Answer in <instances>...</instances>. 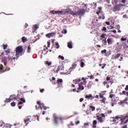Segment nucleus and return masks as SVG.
I'll list each match as a JSON object with an SVG mask.
<instances>
[{
  "mask_svg": "<svg viewBox=\"0 0 128 128\" xmlns=\"http://www.w3.org/2000/svg\"><path fill=\"white\" fill-rule=\"evenodd\" d=\"M27 40V38L23 36L22 38V40L24 42Z\"/></svg>",
  "mask_w": 128,
  "mask_h": 128,
  "instance_id": "27",
  "label": "nucleus"
},
{
  "mask_svg": "<svg viewBox=\"0 0 128 128\" xmlns=\"http://www.w3.org/2000/svg\"><path fill=\"white\" fill-rule=\"evenodd\" d=\"M2 62L4 63V64L6 66V64L7 60L6 58L5 57L3 58L2 59Z\"/></svg>",
  "mask_w": 128,
  "mask_h": 128,
  "instance_id": "16",
  "label": "nucleus"
},
{
  "mask_svg": "<svg viewBox=\"0 0 128 128\" xmlns=\"http://www.w3.org/2000/svg\"><path fill=\"white\" fill-rule=\"evenodd\" d=\"M92 84V82H90L88 84L87 86L88 89L90 88H91Z\"/></svg>",
  "mask_w": 128,
  "mask_h": 128,
  "instance_id": "22",
  "label": "nucleus"
},
{
  "mask_svg": "<svg viewBox=\"0 0 128 128\" xmlns=\"http://www.w3.org/2000/svg\"><path fill=\"white\" fill-rule=\"evenodd\" d=\"M106 35V34H102L100 36V38H105V36Z\"/></svg>",
  "mask_w": 128,
  "mask_h": 128,
  "instance_id": "34",
  "label": "nucleus"
},
{
  "mask_svg": "<svg viewBox=\"0 0 128 128\" xmlns=\"http://www.w3.org/2000/svg\"><path fill=\"white\" fill-rule=\"evenodd\" d=\"M43 108L44 110H46L47 108H49L48 107H46V106H44L43 107Z\"/></svg>",
  "mask_w": 128,
  "mask_h": 128,
  "instance_id": "58",
  "label": "nucleus"
},
{
  "mask_svg": "<svg viewBox=\"0 0 128 128\" xmlns=\"http://www.w3.org/2000/svg\"><path fill=\"white\" fill-rule=\"evenodd\" d=\"M126 40V38H122L121 39V40L122 41H124Z\"/></svg>",
  "mask_w": 128,
  "mask_h": 128,
  "instance_id": "56",
  "label": "nucleus"
},
{
  "mask_svg": "<svg viewBox=\"0 0 128 128\" xmlns=\"http://www.w3.org/2000/svg\"><path fill=\"white\" fill-rule=\"evenodd\" d=\"M54 118L53 121L54 122L55 124H58V121L59 120H62V118L61 117H59L57 116L55 114H54L53 115Z\"/></svg>",
  "mask_w": 128,
  "mask_h": 128,
  "instance_id": "4",
  "label": "nucleus"
},
{
  "mask_svg": "<svg viewBox=\"0 0 128 128\" xmlns=\"http://www.w3.org/2000/svg\"><path fill=\"white\" fill-rule=\"evenodd\" d=\"M72 42H70L68 43V47L70 48H72Z\"/></svg>",
  "mask_w": 128,
  "mask_h": 128,
  "instance_id": "19",
  "label": "nucleus"
},
{
  "mask_svg": "<svg viewBox=\"0 0 128 128\" xmlns=\"http://www.w3.org/2000/svg\"><path fill=\"white\" fill-rule=\"evenodd\" d=\"M56 48H60V46L59 45L58 43L56 42Z\"/></svg>",
  "mask_w": 128,
  "mask_h": 128,
  "instance_id": "46",
  "label": "nucleus"
},
{
  "mask_svg": "<svg viewBox=\"0 0 128 128\" xmlns=\"http://www.w3.org/2000/svg\"><path fill=\"white\" fill-rule=\"evenodd\" d=\"M115 94H110L109 95V97L112 98L113 97L114 98L115 97Z\"/></svg>",
  "mask_w": 128,
  "mask_h": 128,
  "instance_id": "37",
  "label": "nucleus"
},
{
  "mask_svg": "<svg viewBox=\"0 0 128 128\" xmlns=\"http://www.w3.org/2000/svg\"><path fill=\"white\" fill-rule=\"evenodd\" d=\"M108 83V82L107 81H104V82L103 84L104 85H105V84H107Z\"/></svg>",
  "mask_w": 128,
  "mask_h": 128,
  "instance_id": "63",
  "label": "nucleus"
},
{
  "mask_svg": "<svg viewBox=\"0 0 128 128\" xmlns=\"http://www.w3.org/2000/svg\"><path fill=\"white\" fill-rule=\"evenodd\" d=\"M122 128H127V126L126 125H125L124 126H122Z\"/></svg>",
  "mask_w": 128,
  "mask_h": 128,
  "instance_id": "64",
  "label": "nucleus"
},
{
  "mask_svg": "<svg viewBox=\"0 0 128 128\" xmlns=\"http://www.w3.org/2000/svg\"><path fill=\"white\" fill-rule=\"evenodd\" d=\"M45 63V64H47L48 66L51 65L52 64V62H49L48 60L46 61Z\"/></svg>",
  "mask_w": 128,
  "mask_h": 128,
  "instance_id": "23",
  "label": "nucleus"
},
{
  "mask_svg": "<svg viewBox=\"0 0 128 128\" xmlns=\"http://www.w3.org/2000/svg\"><path fill=\"white\" fill-rule=\"evenodd\" d=\"M57 82L58 84H60V85H62V79H58L57 81Z\"/></svg>",
  "mask_w": 128,
  "mask_h": 128,
  "instance_id": "17",
  "label": "nucleus"
},
{
  "mask_svg": "<svg viewBox=\"0 0 128 128\" xmlns=\"http://www.w3.org/2000/svg\"><path fill=\"white\" fill-rule=\"evenodd\" d=\"M106 100V98L104 97L102 98V99L101 100H100V101L102 102L104 104H106V102L105 101Z\"/></svg>",
  "mask_w": 128,
  "mask_h": 128,
  "instance_id": "28",
  "label": "nucleus"
},
{
  "mask_svg": "<svg viewBox=\"0 0 128 128\" xmlns=\"http://www.w3.org/2000/svg\"><path fill=\"white\" fill-rule=\"evenodd\" d=\"M50 33H49L46 34V36L48 38H50L51 37V35Z\"/></svg>",
  "mask_w": 128,
  "mask_h": 128,
  "instance_id": "47",
  "label": "nucleus"
},
{
  "mask_svg": "<svg viewBox=\"0 0 128 128\" xmlns=\"http://www.w3.org/2000/svg\"><path fill=\"white\" fill-rule=\"evenodd\" d=\"M76 65H77L76 64H74L72 65V66L71 67V68H72V69H74L76 67Z\"/></svg>",
  "mask_w": 128,
  "mask_h": 128,
  "instance_id": "39",
  "label": "nucleus"
},
{
  "mask_svg": "<svg viewBox=\"0 0 128 128\" xmlns=\"http://www.w3.org/2000/svg\"><path fill=\"white\" fill-rule=\"evenodd\" d=\"M62 70V66L61 65L59 66H58L57 69L55 68L53 70L55 73H57L60 70Z\"/></svg>",
  "mask_w": 128,
  "mask_h": 128,
  "instance_id": "9",
  "label": "nucleus"
},
{
  "mask_svg": "<svg viewBox=\"0 0 128 128\" xmlns=\"http://www.w3.org/2000/svg\"><path fill=\"white\" fill-rule=\"evenodd\" d=\"M96 117L98 118V120L100 123H102L104 122V120H103L102 117L99 116L98 115H97Z\"/></svg>",
  "mask_w": 128,
  "mask_h": 128,
  "instance_id": "15",
  "label": "nucleus"
},
{
  "mask_svg": "<svg viewBox=\"0 0 128 128\" xmlns=\"http://www.w3.org/2000/svg\"><path fill=\"white\" fill-rule=\"evenodd\" d=\"M90 110H91L92 111H94L95 110V108L94 106H90Z\"/></svg>",
  "mask_w": 128,
  "mask_h": 128,
  "instance_id": "30",
  "label": "nucleus"
},
{
  "mask_svg": "<svg viewBox=\"0 0 128 128\" xmlns=\"http://www.w3.org/2000/svg\"><path fill=\"white\" fill-rule=\"evenodd\" d=\"M23 50L22 46H19L17 47L16 48L15 51L16 54L15 56H16L13 57L14 61L16 59L17 60L20 56V54L23 52Z\"/></svg>",
  "mask_w": 128,
  "mask_h": 128,
  "instance_id": "1",
  "label": "nucleus"
},
{
  "mask_svg": "<svg viewBox=\"0 0 128 128\" xmlns=\"http://www.w3.org/2000/svg\"><path fill=\"white\" fill-rule=\"evenodd\" d=\"M50 12L52 14H58V15L60 14H63V12L62 11H55L51 10Z\"/></svg>",
  "mask_w": 128,
  "mask_h": 128,
  "instance_id": "7",
  "label": "nucleus"
},
{
  "mask_svg": "<svg viewBox=\"0 0 128 128\" xmlns=\"http://www.w3.org/2000/svg\"><path fill=\"white\" fill-rule=\"evenodd\" d=\"M58 58H61L62 60H64V57L63 56L61 55H59L58 56Z\"/></svg>",
  "mask_w": 128,
  "mask_h": 128,
  "instance_id": "44",
  "label": "nucleus"
},
{
  "mask_svg": "<svg viewBox=\"0 0 128 128\" xmlns=\"http://www.w3.org/2000/svg\"><path fill=\"white\" fill-rule=\"evenodd\" d=\"M85 12V10L84 8L79 9L78 11L75 12L74 15L82 16Z\"/></svg>",
  "mask_w": 128,
  "mask_h": 128,
  "instance_id": "3",
  "label": "nucleus"
},
{
  "mask_svg": "<svg viewBox=\"0 0 128 128\" xmlns=\"http://www.w3.org/2000/svg\"><path fill=\"white\" fill-rule=\"evenodd\" d=\"M30 46V45L28 47V50H27V52L28 53H30V51L31 50Z\"/></svg>",
  "mask_w": 128,
  "mask_h": 128,
  "instance_id": "38",
  "label": "nucleus"
},
{
  "mask_svg": "<svg viewBox=\"0 0 128 128\" xmlns=\"http://www.w3.org/2000/svg\"><path fill=\"white\" fill-rule=\"evenodd\" d=\"M13 125L14 126H16V125H17L18 126V127L17 128H19L20 126L19 123H17L16 124H13Z\"/></svg>",
  "mask_w": 128,
  "mask_h": 128,
  "instance_id": "32",
  "label": "nucleus"
},
{
  "mask_svg": "<svg viewBox=\"0 0 128 128\" xmlns=\"http://www.w3.org/2000/svg\"><path fill=\"white\" fill-rule=\"evenodd\" d=\"M90 79H93L94 78V76L93 75H91L90 77Z\"/></svg>",
  "mask_w": 128,
  "mask_h": 128,
  "instance_id": "57",
  "label": "nucleus"
},
{
  "mask_svg": "<svg viewBox=\"0 0 128 128\" xmlns=\"http://www.w3.org/2000/svg\"><path fill=\"white\" fill-rule=\"evenodd\" d=\"M106 52V49H104V50L101 51V52L102 54H103L104 53L105 54Z\"/></svg>",
  "mask_w": 128,
  "mask_h": 128,
  "instance_id": "45",
  "label": "nucleus"
},
{
  "mask_svg": "<svg viewBox=\"0 0 128 128\" xmlns=\"http://www.w3.org/2000/svg\"><path fill=\"white\" fill-rule=\"evenodd\" d=\"M84 62H81L80 65H81V66L82 67H83L84 65Z\"/></svg>",
  "mask_w": 128,
  "mask_h": 128,
  "instance_id": "49",
  "label": "nucleus"
},
{
  "mask_svg": "<svg viewBox=\"0 0 128 128\" xmlns=\"http://www.w3.org/2000/svg\"><path fill=\"white\" fill-rule=\"evenodd\" d=\"M20 100L21 101H22L24 103L26 102L25 99L23 98H20Z\"/></svg>",
  "mask_w": 128,
  "mask_h": 128,
  "instance_id": "42",
  "label": "nucleus"
},
{
  "mask_svg": "<svg viewBox=\"0 0 128 128\" xmlns=\"http://www.w3.org/2000/svg\"><path fill=\"white\" fill-rule=\"evenodd\" d=\"M2 46L3 47V49L4 50H5L8 46L7 44L4 45V44H3L2 45Z\"/></svg>",
  "mask_w": 128,
  "mask_h": 128,
  "instance_id": "40",
  "label": "nucleus"
},
{
  "mask_svg": "<svg viewBox=\"0 0 128 128\" xmlns=\"http://www.w3.org/2000/svg\"><path fill=\"white\" fill-rule=\"evenodd\" d=\"M119 56L120 57V58L119 59V60L120 61H122L123 60V56L122 54H120L118 53L116 54L113 58L114 59H116L118 58Z\"/></svg>",
  "mask_w": 128,
  "mask_h": 128,
  "instance_id": "5",
  "label": "nucleus"
},
{
  "mask_svg": "<svg viewBox=\"0 0 128 128\" xmlns=\"http://www.w3.org/2000/svg\"><path fill=\"white\" fill-rule=\"evenodd\" d=\"M34 116L35 117H37V120L38 121H39V116L38 115H36L35 116Z\"/></svg>",
  "mask_w": 128,
  "mask_h": 128,
  "instance_id": "60",
  "label": "nucleus"
},
{
  "mask_svg": "<svg viewBox=\"0 0 128 128\" xmlns=\"http://www.w3.org/2000/svg\"><path fill=\"white\" fill-rule=\"evenodd\" d=\"M11 100L10 98H6V100L4 101V102H8Z\"/></svg>",
  "mask_w": 128,
  "mask_h": 128,
  "instance_id": "29",
  "label": "nucleus"
},
{
  "mask_svg": "<svg viewBox=\"0 0 128 128\" xmlns=\"http://www.w3.org/2000/svg\"><path fill=\"white\" fill-rule=\"evenodd\" d=\"M102 31H104L105 32H107L106 28L105 27H104L102 30Z\"/></svg>",
  "mask_w": 128,
  "mask_h": 128,
  "instance_id": "43",
  "label": "nucleus"
},
{
  "mask_svg": "<svg viewBox=\"0 0 128 128\" xmlns=\"http://www.w3.org/2000/svg\"><path fill=\"white\" fill-rule=\"evenodd\" d=\"M113 118H114V119L112 120V121L115 122V123L116 122V124L118 122V120H119V119H121V117H120V116H116L115 118H114L113 117Z\"/></svg>",
  "mask_w": 128,
  "mask_h": 128,
  "instance_id": "8",
  "label": "nucleus"
},
{
  "mask_svg": "<svg viewBox=\"0 0 128 128\" xmlns=\"http://www.w3.org/2000/svg\"><path fill=\"white\" fill-rule=\"evenodd\" d=\"M120 117H121V120L119 119V120L121 121V122L120 124L121 125L122 124H125L127 123L128 122V119H127L125 121H124V119L122 118V116H120Z\"/></svg>",
  "mask_w": 128,
  "mask_h": 128,
  "instance_id": "12",
  "label": "nucleus"
},
{
  "mask_svg": "<svg viewBox=\"0 0 128 128\" xmlns=\"http://www.w3.org/2000/svg\"><path fill=\"white\" fill-rule=\"evenodd\" d=\"M125 90L126 91H128V85H127L126 86V87L125 88Z\"/></svg>",
  "mask_w": 128,
  "mask_h": 128,
  "instance_id": "59",
  "label": "nucleus"
},
{
  "mask_svg": "<svg viewBox=\"0 0 128 128\" xmlns=\"http://www.w3.org/2000/svg\"><path fill=\"white\" fill-rule=\"evenodd\" d=\"M107 40L108 43V44H112V39L108 38Z\"/></svg>",
  "mask_w": 128,
  "mask_h": 128,
  "instance_id": "18",
  "label": "nucleus"
},
{
  "mask_svg": "<svg viewBox=\"0 0 128 128\" xmlns=\"http://www.w3.org/2000/svg\"><path fill=\"white\" fill-rule=\"evenodd\" d=\"M50 35H51V36H52L54 35L55 34V33L54 32H52L51 33H50Z\"/></svg>",
  "mask_w": 128,
  "mask_h": 128,
  "instance_id": "61",
  "label": "nucleus"
},
{
  "mask_svg": "<svg viewBox=\"0 0 128 128\" xmlns=\"http://www.w3.org/2000/svg\"><path fill=\"white\" fill-rule=\"evenodd\" d=\"M102 42L104 45L106 46V45L107 41L106 40V39L103 40Z\"/></svg>",
  "mask_w": 128,
  "mask_h": 128,
  "instance_id": "26",
  "label": "nucleus"
},
{
  "mask_svg": "<svg viewBox=\"0 0 128 128\" xmlns=\"http://www.w3.org/2000/svg\"><path fill=\"white\" fill-rule=\"evenodd\" d=\"M101 12L99 10L98 12H96V14L98 15H99V14Z\"/></svg>",
  "mask_w": 128,
  "mask_h": 128,
  "instance_id": "62",
  "label": "nucleus"
},
{
  "mask_svg": "<svg viewBox=\"0 0 128 128\" xmlns=\"http://www.w3.org/2000/svg\"><path fill=\"white\" fill-rule=\"evenodd\" d=\"M97 121L96 120H94L93 121V124H97Z\"/></svg>",
  "mask_w": 128,
  "mask_h": 128,
  "instance_id": "52",
  "label": "nucleus"
},
{
  "mask_svg": "<svg viewBox=\"0 0 128 128\" xmlns=\"http://www.w3.org/2000/svg\"><path fill=\"white\" fill-rule=\"evenodd\" d=\"M78 85L79 87L78 88V89L80 90H83L84 89V87L82 84H79Z\"/></svg>",
  "mask_w": 128,
  "mask_h": 128,
  "instance_id": "21",
  "label": "nucleus"
},
{
  "mask_svg": "<svg viewBox=\"0 0 128 128\" xmlns=\"http://www.w3.org/2000/svg\"><path fill=\"white\" fill-rule=\"evenodd\" d=\"M85 98H87L88 100L90 99L92 100V99H94V96H92V94H90L88 95H86L85 97Z\"/></svg>",
  "mask_w": 128,
  "mask_h": 128,
  "instance_id": "13",
  "label": "nucleus"
},
{
  "mask_svg": "<svg viewBox=\"0 0 128 128\" xmlns=\"http://www.w3.org/2000/svg\"><path fill=\"white\" fill-rule=\"evenodd\" d=\"M102 17L101 16H99L98 17V19H101L102 18V20H104L105 18V16H104V14H101Z\"/></svg>",
  "mask_w": 128,
  "mask_h": 128,
  "instance_id": "20",
  "label": "nucleus"
},
{
  "mask_svg": "<svg viewBox=\"0 0 128 128\" xmlns=\"http://www.w3.org/2000/svg\"><path fill=\"white\" fill-rule=\"evenodd\" d=\"M11 127L10 125L9 124H4L3 125V128H10Z\"/></svg>",
  "mask_w": 128,
  "mask_h": 128,
  "instance_id": "14",
  "label": "nucleus"
},
{
  "mask_svg": "<svg viewBox=\"0 0 128 128\" xmlns=\"http://www.w3.org/2000/svg\"><path fill=\"white\" fill-rule=\"evenodd\" d=\"M128 117V115H126V116H124V117H122V118L124 119V120L126 118Z\"/></svg>",
  "mask_w": 128,
  "mask_h": 128,
  "instance_id": "54",
  "label": "nucleus"
},
{
  "mask_svg": "<svg viewBox=\"0 0 128 128\" xmlns=\"http://www.w3.org/2000/svg\"><path fill=\"white\" fill-rule=\"evenodd\" d=\"M8 60H11L12 61V60H14L13 57H12L11 56H10V55H9L6 58Z\"/></svg>",
  "mask_w": 128,
  "mask_h": 128,
  "instance_id": "25",
  "label": "nucleus"
},
{
  "mask_svg": "<svg viewBox=\"0 0 128 128\" xmlns=\"http://www.w3.org/2000/svg\"><path fill=\"white\" fill-rule=\"evenodd\" d=\"M81 80L80 79H79V80H74L73 82H74L75 81V84H76V83H78L80 82V81Z\"/></svg>",
  "mask_w": 128,
  "mask_h": 128,
  "instance_id": "33",
  "label": "nucleus"
},
{
  "mask_svg": "<svg viewBox=\"0 0 128 128\" xmlns=\"http://www.w3.org/2000/svg\"><path fill=\"white\" fill-rule=\"evenodd\" d=\"M116 28L118 29H120V26L119 24H117L116 25Z\"/></svg>",
  "mask_w": 128,
  "mask_h": 128,
  "instance_id": "51",
  "label": "nucleus"
},
{
  "mask_svg": "<svg viewBox=\"0 0 128 128\" xmlns=\"http://www.w3.org/2000/svg\"><path fill=\"white\" fill-rule=\"evenodd\" d=\"M10 104L12 106H14L16 105L15 102H13L11 103Z\"/></svg>",
  "mask_w": 128,
  "mask_h": 128,
  "instance_id": "41",
  "label": "nucleus"
},
{
  "mask_svg": "<svg viewBox=\"0 0 128 128\" xmlns=\"http://www.w3.org/2000/svg\"><path fill=\"white\" fill-rule=\"evenodd\" d=\"M120 95H126V92L124 91V90L123 91H122V92H120Z\"/></svg>",
  "mask_w": 128,
  "mask_h": 128,
  "instance_id": "36",
  "label": "nucleus"
},
{
  "mask_svg": "<svg viewBox=\"0 0 128 128\" xmlns=\"http://www.w3.org/2000/svg\"><path fill=\"white\" fill-rule=\"evenodd\" d=\"M66 12L68 14H70L73 16L74 15L75 12H73L72 10L70 8L67 9Z\"/></svg>",
  "mask_w": 128,
  "mask_h": 128,
  "instance_id": "10",
  "label": "nucleus"
},
{
  "mask_svg": "<svg viewBox=\"0 0 128 128\" xmlns=\"http://www.w3.org/2000/svg\"><path fill=\"white\" fill-rule=\"evenodd\" d=\"M68 20V19L66 18H64L62 20V22H64L65 21H67Z\"/></svg>",
  "mask_w": 128,
  "mask_h": 128,
  "instance_id": "50",
  "label": "nucleus"
},
{
  "mask_svg": "<svg viewBox=\"0 0 128 128\" xmlns=\"http://www.w3.org/2000/svg\"><path fill=\"white\" fill-rule=\"evenodd\" d=\"M103 94H102L101 93L100 94V98H104L103 96Z\"/></svg>",
  "mask_w": 128,
  "mask_h": 128,
  "instance_id": "48",
  "label": "nucleus"
},
{
  "mask_svg": "<svg viewBox=\"0 0 128 128\" xmlns=\"http://www.w3.org/2000/svg\"><path fill=\"white\" fill-rule=\"evenodd\" d=\"M10 49L8 48L7 50H4V52H5L6 53V55H8V54L10 53Z\"/></svg>",
  "mask_w": 128,
  "mask_h": 128,
  "instance_id": "24",
  "label": "nucleus"
},
{
  "mask_svg": "<svg viewBox=\"0 0 128 128\" xmlns=\"http://www.w3.org/2000/svg\"><path fill=\"white\" fill-rule=\"evenodd\" d=\"M10 98L11 101L13 100H17L18 98V96H16L14 94H13L12 95H11L10 96Z\"/></svg>",
  "mask_w": 128,
  "mask_h": 128,
  "instance_id": "11",
  "label": "nucleus"
},
{
  "mask_svg": "<svg viewBox=\"0 0 128 128\" xmlns=\"http://www.w3.org/2000/svg\"><path fill=\"white\" fill-rule=\"evenodd\" d=\"M114 2L116 4H117L118 3H120L121 2V4H127V3L126 0H114Z\"/></svg>",
  "mask_w": 128,
  "mask_h": 128,
  "instance_id": "6",
  "label": "nucleus"
},
{
  "mask_svg": "<svg viewBox=\"0 0 128 128\" xmlns=\"http://www.w3.org/2000/svg\"><path fill=\"white\" fill-rule=\"evenodd\" d=\"M126 6V5L121 4V3H120L118 4H116L115 6L113 8V10L114 12L119 11L121 9V7H125Z\"/></svg>",
  "mask_w": 128,
  "mask_h": 128,
  "instance_id": "2",
  "label": "nucleus"
},
{
  "mask_svg": "<svg viewBox=\"0 0 128 128\" xmlns=\"http://www.w3.org/2000/svg\"><path fill=\"white\" fill-rule=\"evenodd\" d=\"M110 77L109 76H107L106 78V80L107 81H109L110 79Z\"/></svg>",
  "mask_w": 128,
  "mask_h": 128,
  "instance_id": "55",
  "label": "nucleus"
},
{
  "mask_svg": "<svg viewBox=\"0 0 128 128\" xmlns=\"http://www.w3.org/2000/svg\"><path fill=\"white\" fill-rule=\"evenodd\" d=\"M105 54V56H108L110 55V54L111 52L110 51L108 52H106Z\"/></svg>",
  "mask_w": 128,
  "mask_h": 128,
  "instance_id": "31",
  "label": "nucleus"
},
{
  "mask_svg": "<svg viewBox=\"0 0 128 128\" xmlns=\"http://www.w3.org/2000/svg\"><path fill=\"white\" fill-rule=\"evenodd\" d=\"M34 28L35 29L37 30L38 28V27L37 25H34Z\"/></svg>",
  "mask_w": 128,
  "mask_h": 128,
  "instance_id": "53",
  "label": "nucleus"
},
{
  "mask_svg": "<svg viewBox=\"0 0 128 128\" xmlns=\"http://www.w3.org/2000/svg\"><path fill=\"white\" fill-rule=\"evenodd\" d=\"M30 120V119L29 118H28L27 119L25 120H24V122L25 123H26V126H27L28 123H26V122H28Z\"/></svg>",
  "mask_w": 128,
  "mask_h": 128,
  "instance_id": "35",
  "label": "nucleus"
}]
</instances>
